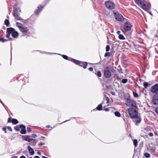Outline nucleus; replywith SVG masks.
<instances>
[{"instance_id": "obj_3", "label": "nucleus", "mask_w": 158, "mask_h": 158, "mask_svg": "<svg viewBox=\"0 0 158 158\" xmlns=\"http://www.w3.org/2000/svg\"><path fill=\"white\" fill-rule=\"evenodd\" d=\"M11 34L12 37L14 38H17L19 35V33L14 28L12 27L7 28L6 29V37L9 38Z\"/></svg>"}, {"instance_id": "obj_61", "label": "nucleus", "mask_w": 158, "mask_h": 158, "mask_svg": "<svg viewBox=\"0 0 158 158\" xmlns=\"http://www.w3.org/2000/svg\"><path fill=\"white\" fill-rule=\"evenodd\" d=\"M39 145L40 146H41V145H42V143H39Z\"/></svg>"}, {"instance_id": "obj_4", "label": "nucleus", "mask_w": 158, "mask_h": 158, "mask_svg": "<svg viewBox=\"0 0 158 158\" xmlns=\"http://www.w3.org/2000/svg\"><path fill=\"white\" fill-rule=\"evenodd\" d=\"M128 113L131 118H141L138 116V111L132 107L128 109Z\"/></svg>"}, {"instance_id": "obj_18", "label": "nucleus", "mask_w": 158, "mask_h": 158, "mask_svg": "<svg viewBox=\"0 0 158 158\" xmlns=\"http://www.w3.org/2000/svg\"><path fill=\"white\" fill-rule=\"evenodd\" d=\"M102 104H99L96 108V109L93 110H98L99 111H101L102 110Z\"/></svg>"}, {"instance_id": "obj_49", "label": "nucleus", "mask_w": 158, "mask_h": 158, "mask_svg": "<svg viewBox=\"0 0 158 158\" xmlns=\"http://www.w3.org/2000/svg\"><path fill=\"white\" fill-rule=\"evenodd\" d=\"M81 64H79V65H80L81 66V67H82L83 66V62H81Z\"/></svg>"}, {"instance_id": "obj_2", "label": "nucleus", "mask_w": 158, "mask_h": 158, "mask_svg": "<svg viewBox=\"0 0 158 158\" xmlns=\"http://www.w3.org/2000/svg\"><path fill=\"white\" fill-rule=\"evenodd\" d=\"M16 26L23 34L22 36L28 35L30 34V33L29 32V29L28 27L19 22L16 23Z\"/></svg>"}, {"instance_id": "obj_23", "label": "nucleus", "mask_w": 158, "mask_h": 158, "mask_svg": "<svg viewBox=\"0 0 158 158\" xmlns=\"http://www.w3.org/2000/svg\"><path fill=\"white\" fill-rule=\"evenodd\" d=\"M4 23L7 27H8L9 24V20L6 19L5 20Z\"/></svg>"}, {"instance_id": "obj_9", "label": "nucleus", "mask_w": 158, "mask_h": 158, "mask_svg": "<svg viewBox=\"0 0 158 158\" xmlns=\"http://www.w3.org/2000/svg\"><path fill=\"white\" fill-rule=\"evenodd\" d=\"M108 66L106 67V69H105L103 72L104 75L106 78H109L111 76V73L108 69Z\"/></svg>"}, {"instance_id": "obj_21", "label": "nucleus", "mask_w": 158, "mask_h": 158, "mask_svg": "<svg viewBox=\"0 0 158 158\" xmlns=\"http://www.w3.org/2000/svg\"><path fill=\"white\" fill-rule=\"evenodd\" d=\"M55 54H58L59 55H61L62 56V57H63V58H64V59H65L66 60H67L68 59V57L66 55H61L60 54H58V53H55Z\"/></svg>"}, {"instance_id": "obj_50", "label": "nucleus", "mask_w": 158, "mask_h": 158, "mask_svg": "<svg viewBox=\"0 0 158 158\" xmlns=\"http://www.w3.org/2000/svg\"><path fill=\"white\" fill-rule=\"evenodd\" d=\"M32 137H33V138H35L36 137H37V135L35 134H33L32 135Z\"/></svg>"}, {"instance_id": "obj_34", "label": "nucleus", "mask_w": 158, "mask_h": 158, "mask_svg": "<svg viewBox=\"0 0 158 158\" xmlns=\"http://www.w3.org/2000/svg\"><path fill=\"white\" fill-rule=\"evenodd\" d=\"M127 81V79H123L122 80V82L123 83H126Z\"/></svg>"}, {"instance_id": "obj_7", "label": "nucleus", "mask_w": 158, "mask_h": 158, "mask_svg": "<svg viewBox=\"0 0 158 158\" xmlns=\"http://www.w3.org/2000/svg\"><path fill=\"white\" fill-rule=\"evenodd\" d=\"M113 14L115 19L117 20L122 22L123 20V17L121 14L118 11H113Z\"/></svg>"}, {"instance_id": "obj_57", "label": "nucleus", "mask_w": 158, "mask_h": 158, "mask_svg": "<svg viewBox=\"0 0 158 158\" xmlns=\"http://www.w3.org/2000/svg\"><path fill=\"white\" fill-rule=\"evenodd\" d=\"M20 158H26L24 156H20Z\"/></svg>"}, {"instance_id": "obj_25", "label": "nucleus", "mask_w": 158, "mask_h": 158, "mask_svg": "<svg viewBox=\"0 0 158 158\" xmlns=\"http://www.w3.org/2000/svg\"><path fill=\"white\" fill-rule=\"evenodd\" d=\"M149 85V84L147 82H145L143 84V85L145 88H147V87Z\"/></svg>"}, {"instance_id": "obj_19", "label": "nucleus", "mask_w": 158, "mask_h": 158, "mask_svg": "<svg viewBox=\"0 0 158 158\" xmlns=\"http://www.w3.org/2000/svg\"><path fill=\"white\" fill-rule=\"evenodd\" d=\"M29 20V19H24L22 18L20 21H21V22L23 23L27 24L28 23Z\"/></svg>"}, {"instance_id": "obj_37", "label": "nucleus", "mask_w": 158, "mask_h": 158, "mask_svg": "<svg viewBox=\"0 0 158 158\" xmlns=\"http://www.w3.org/2000/svg\"><path fill=\"white\" fill-rule=\"evenodd\" d=\"M104 96L106 98V103H108L109 101V98L108 97H107L106 95H104Z\"/></svg>"}, {"instance_id": "obj_6", "label": "nucleus", "mask_w": 158, "mask_h": 158, "mask_svg": "<svg viewBox=\"0 0 158 158\" xmlns=\"http://www.w3.org/2000/svg\"><path fill=\"white\" fill-rule=\"evenodd\" d=\"M126 105L127 106L129 107H136V103L135 101L132 99L127 98L126 100Z\"/></svg>"}, {"instance_id": "obj_47", "label": "nucleus", "mask_w": 158, "mask_h": 158, "mask_svg": "<svg viewBox=\"0 0 158 158\" xmlns=\"http://www.w3.org/2000/svg\"><path fill=\"white\" fill-rule=\"evenodd\" d=\"M148 135L150 136H152L153 135V134L152 132L149 133Z\"/></svg>"}, {"instance_id": "obj_48", "label": "nucleus", "mask_w": 158, "mask_h": 158, "mask_svg": "<svg viewBox=\"0 0 158 158\" xmlns=\"http://www.w3.org/2000/svg\"><path fill=\"white\" fill-rule=\"evenodd\" d=\"M155 111H156V113L157 114H158V107H157L156 108Z\"/></svg>"}, {"instance_id": "obj_31", "label": "nucleus", "mask_w": 158, "mask_h": 158, "mask_svg": "<svg viewBox=\"0 0 158 158\" xmlns=\"http://www.w3.org/2000/svg\"><path fill=\"white\" fill-rule=\"evenodd\" d=\"M155 48L156 52L158 53V44H156L155 46Z\"/></svg>"}, {"instance_id": "obj_54", "label": "nucleus", "mask_w": 158, "mask_h": 158, "mask_svg": "<svg viewBox=\"0 0 158 158\" xmlns=\"http://www.w3.org/2000/svg\"><path fill=\"white\" fill-rule=\"evenodd\" d=\"M111 94L113 95H115V93L114 92H111Z\"/></svg>"}, {"instance_id": "obj_29", "label": "nucleus", "mask_w": 158, "mask_h": 158, "mask_svg": "<svg viewBox=\"0 0 158 158\" xmlns=\"http://www.w3.org/2000/svg\"><path fill=\"white\" fill-rule=\"evenodd\" d=\"M20 133L22 134H25L26 133V129H21L20 131Z\"/></svg>"}, {"instance_id": "obj_10", "label": "nucleus", "mask_w": 158, "mask_h": 158, "mask_svg": "<svg viewBox=\"0 0 158 158\" xmlns=\"http://www.w3.org/2000/svg\"><path fill=\"white\" fill-rule=\"evenodd\" d=\"M151 91L153 93L158 92V83L152 86L150 88Z\"/></svg>"}, {"instance_id": "obj_45", "label": "nucleus", "mask_w": 158, "mask_h": 158, "mask_svg": "<svg viewBox=\"0 0 158 158\" xmlns=\"http://www.w3.org/2000/svg\"><path fill=\"white\" fill-rule=\"evenodd\" d=\"M27 131L29 132H31V129L29 127H27Z\"/></svg>"}, {"instance_id": "obj_30", "label": "nucleus", "mask_w": 158, "mask_h": 158, "mask_svg": "<svg viewBox=\"0 0 158 158\" xmlns=\"http://www.w3.org/2000/svg\"><path fill=\"white\" fill-rule=\"evenodd\" d=\"M8 41V40H5L3 38H0V41H2L3 42Z\"/></svg>"}, {"instance_id": "obj_42", "label": "nucleus", "mask_w": 158, "mask_h": 158, "mask_svg": "<svg viewBox=\"0 0 158 158\" xmlns=\"http://www.w3.org/2000/svg\"><path fill=\"white\" fill-rule=\"evenodd\" d=\"M109 54V53L108 52H106L105 54V55H104V56L105 57H107V56H108V55Z\"/></svg>"}, {"instance_id": "obj_32", "label": "nucleus", "mask_w": 158, "mask_h": 158, "mask_svg": "<svg viewBox=\"0 0 158 158\" xmlns=\"http://www.w3.org/2000/svg\"><path fill=\"white\" fill-rule=\"evenodd\" d=\"M40 52L42 53H46V54H55V53H54L46 52H45L44 51H40Z\"/></svg>"}, {"instance_id": "obj_43", "label": "nucleus", "mask_w": 158, "mask_h": 158, "mask_svg": "<svg viewBox=\"0 0 158 158\" xmlns=\"http://www.w3.org/2000/svg\"><path fill=\"white\" fill-rule=\"evenodd\" d=\"M83 64L84 66H86L88 64V63H87V62H83Z\"/></svg>"}, {"instance_id": "obj_44", "label": "nucleus", "mask_w": 158, "mask_h": 158, "mask_svg": "<svg viewBox=\"0 0 158 158\" xmlns=\"http://www.w3.org/2000/svg\"><path fill=\"white\" fill-rule=\"evenodd\" d=\"M88 70L90 71H92L93 70V69L92 67H90L88 68Z\"/></svg>"}, {"instance_id": "obj_41", "label": "nucleus", "mask_w": 158, "mask_h": 158, "mask_svg": "<svg viewBox=\"0 0 158 158\" xmlns=\"http://www.w3.org/2000/svg\"><path fill=\"white\" fill-rule=\"evenodd\" d=\"M67 60L69 61H72L73 62V60H74V59H73L72 58H70L69 57H68V59Z\"/></svg>"}, {"instance_id": "obj_28", "label": "nucleus", "mask_w": 158, "mask_h": 158, "mask_svg": "<svg viewBox=\"0 0 158 158\" xmlns=\"http://www.w3.org/2000/svg\"><path fill=\"white\" fill-rule=\"evenodd\" d=\"M133 143L135 147L137 146L138 144V142L137 139H135L133 141Z\"/></svg>"}, {"instance_id": "obj_56", "label": "nucleus", "mask_w": 158, "mask_h": 158, "mask_svg": "<svg viewBox=\"0 0 158 158\" xmlns=\"http://www.w3.org/2000/svg\"><path fill=\"white\" fill-rule=\"evenodd\" d=\"M37 153L38 155H40L41 154V152L40 151H37Z\"/></svg>"}, {"instance_id": "obj_5", "label": "nucleus", "mask_w": 158, "mask_h": 158, "mask_svg": "<svg viewBox=\"0 0 158 158\" xmlns=\"http://www.w3.org/2000/svg\"><path fill=\"white\" fill-rule=\"evenodd\" d=\"M139 6L145 11L151 9V4L149 3L148 4L147 2L144 0H142L141 4Z\"/></svg>"}, {"instance_id": "obj_46", "label": "nucleus", "mask_w": 158, "mask_h": 158, "mask_svg": "<svg viewBox=\"0 0 158 158\" xmlns=\"http://www.w3.org/2000/svg\"><path fill=\"white\" fill-rule=\"evenodd\" d=\"M7 129L10 130V131H12V128H11V127H7Z\"/></svg>"}, {"instance_id": "obj_14", "label": "nucleus", "mask_w": 158, "mask_h": 158, "mask_svg": "<svg viewBox=\"0 0 158 158\" xmlns=\"http://www.w3.org/2000/svg\"><path fill=\"white\" fill-rule=\"evenodd\" d=\"M8 123H12L13 124H15L18 123L17 119H8Z\"/></svg>"}, {"instance_id": "obj_38", "label": "nucleus", "mask_w": 158, "mask_h": 158, "mask_svg": "<svg viewBox=\"0 0 158 158\" xmlns=\"http://www.w3.org/2000/svg\"><path fill=\"white\" fill-rule=\"evenodd\" d=\"M20 126H18L15 127V129L17 131H19L20 129Z\"/></svg>"}, {"instance_id": "obj_8", "label": "nucleus", "mask_w": 158, "mask_h": 158, "mask_svg": "<svg viewBox=\"0 0 158 158\" xmlns=\"http://www.w3.org/2000/svg\"><path fill=\"white\" fill-rule=\"evenodd\" d=\"M105 5L106 7L109 9H113L115 7L114 3L113 2L110 1L106 2L105 3Z\"/></svg>"}, {"instance_id": "obj_62", "label": "nucleus", "mask_w": 158, "mask_h": 158, "mask_svg": "<svg viewBox=\"0 0 158 158\" xmlns=\"http://www.w3.org/2000/svg\"><path fill=\"white\" fill-rule=\"evenodd\" d=\"M49 127V125H47V126L46 127Z\"/></svg>"}, {"instance_id": "obj_26", "label": "nucleus", "mask_w": 158, "mask_h": 158, "mask_svg": "<svg viewBox=\"0 0 158 158\" xmlns=\"http://www.w3.org/2000/svg\"><path fill=\"white\" fill-rule=\"evenodd\" d=\"M136 3L138 5H139V4H141L142 2L141 0H135Z\"/></svg>"}, {"instance_id": "obj_22", "label": "nucleus", "mask_w": 158, "mask_h": 158, "mask_svg": "<svg viewBox=\"0 0 158 158\" xmlns=\"http://www.w3.org/2000/svg\"><path fill=\"white\" fill-rule=\"evenodd\" d=\"M118 38L121 40H124L125 39V38L123 35L122 34L119 35L118 36Z\"/></svg>"}, {"instance_id": "obj_12", "label": "nucleus", "mask_w": 158, "mask_h": 158, "mask_svg": "<svg viewBox=\"0 0 158 158\" xmlns=\"http://www.w3.org/2000/svg\"><path fill=\"white\" fill-rule=\"evenodd\" d=\"M22 139L23 140L27 141L29 142L32 140H35L34 139H31L30 136L29 135H22Z\"/></svg>"}, {"instance_id": "obj_60", "label": "nucleus", "mask_w": 158, "mask_h": 158, "mask_svg": "<svg viewBox=\"0 0 158 158\" xmlns=\"http://www.w3.org/2000/svg\"><path fill=\"white\" fill-rule=\"evenodd\" d=\"M86 68V66H83V68L84 69H85Z\"/></svg>"}, {"instance_id": "obj_33", "label": "nucleus", "mask_w": 158, "mask_h": 158, "mask_svg": "<svg viewBox=\"0 0 158 158\" xmlns=\"http://www.w3.org/2000/svg\"><path fill=\"white\" fill-rule=\"evenodd\" d=\"M150 156V154L146 152L144 154V156L147 158L149 157Z\"/></svg>"}, {"instance_id": "obj_53", "label": "nucleus", "mask_w": 158, "mask_h": 158, "mask_svg": "<svg viewBox=\"0 0 158 158\" xmlns=\"http://www.w3.org/2000/svg\"><path fill=\"white\" fill-rule=\"evenodd\" d=\"M104 110L106 111H109V109L108 108H106Z\"/></svg>"}, {"instance_id": "obj_58", "label": "nucleus", "mask_w": 158, "mask_h": 158, "mask_svg": "<svg viewBox=\"0 0 158 158\" xmlns=\"http://www.w3.org/2000/svg\"><path fill=\"white\" fill-rule=\"evenodd\" d=\"M34 158H40V157L38 156H35Z\"/></svg>"}, {"instance_id": "obj_59", "label": "nucleus", "mask_w": 158, "mask_h": 158, "mask_svg": "<svg viewBox=\"0 0 158 158\" xmlns=\"http://www.w3.org/2000/svg\"><path fill=\"white\" fill-rule=\"evenodd\" d=\"M42 158H49L48 157H45L44 156H43L42 157Z\"/></svg>"}, {"instance_id": "obj_55", "label": "nucleus", "mask_w": 158, "mask_h": 158, "mask_svg": "<svg viewBox=\"0 0 158 158\" xmlns=\"http://www.w3.org/2000/svg\"><path fill=\"white\" fill-rule=\"evenodd\" d=\"M11 158H18V156H13L11 157Z\"/></svg>"}, {"instance_id": "obj_24", "label": "nucleus", "mask_w": 158, "mask_h": 158, "mask_svg": "<svg viewBox=\"0 0 158 158\" xmlns=\"http://www.w3.org/2000/svg\"><path fill=\"white\" fill-rule=\"evenodd\" d=\"M114 115L115 116L118 117H120V113L118 111H115L114 113Z\"/></svg>"}, {"instance_id": "obj_11", "label": "nucleus", "mask_w": 158, "mask_h": 158, "mask_svg": "<svg viewBox=\"0 0 158 158\" xmlns=\"http://www.w3.org/2000/svg\"><path fill=\"white\" fill-rule=\"evenodd\" d=\"M152 102L155 105H158V94H156L153 97Z\"/></svg>"}, {"instance_id": "obj_64", "label": "nucleus", "mask_w": 158, "mask_h": 158, "mask_svg": "<svg viewBox=\"0 0 158 158\" xmlns=\"http://www.w3.org/2000/svg\"><path fill=\"white\" fill-rule=\"evenodd\" d=\"M8 118L10 119V118H11V117L10 116Z\"/></svg>"}, {"instance_id": "obj_1", "label": "nucleus", "mask_w": 158, "mask_h": 158, "mask_svg": "<svg viewBox=\"0 0 158 158\" xmlns=\"http://www.w3.org/2000/svg\"><path fill=\"white\" fill-rule=\"evenodd\" d=\"M132 25L131 23L128 22L125 23L123 25V28L122 31L125 35L128 38H130L131 37V34L132 30L131 28Z\"/></svg>"}, {"instance_id": "obj_27", "label": "nucleus", "mask_w": 158, "mask_h": 158, "mask_svg": "<svg viewBox=\"0 0 158 158\" xmlns=\"http://www.w3.org/2000/svg\"><path fill=\"white\" fill-rule=\"evenodd\" d=\"M96 74L99 77H100L102 76V73L101 72L99 71H98L97 73Z\"/></svg>"}, {"instance_id": "obj_13", "label": "nucleus", "mask_w": 158, "mask_h": 158, "mask_svg": "<svg viewBox=\"0 0 158 158\" xmlns=\"http://www.w3.org/2000/svg\"><path fill=\"white\" fill-rule=\"evenodd\" d=\"M44 7L40 5L38 6L37 9L35 10V14L38 15L40 13L41 11L42 10Z\"/></svg>"}, {"instance_id": "obj_51", "label": "nucleus", "mask_w": 158, "mask_h": 158, "mask_svg": "<svg viewBox=\"0 0 158 158\" xmlns=\"http://www.w3.org/2000/svg\"><path fill=\"white\" fill-rule=\"evenodd\" d=\"M2 130L3 131H4L5 132V133H6V128H4V127H3L2 128Z\"/></svg>"}, {"instance_id": "obj_15", "label": "nucleus", "mask_w": 158, "mask_h": 158, "mask_svg": "<svg viewBox=\"0 0 158 158\" xmlns=\"http://www.w3.org/2000/svg\"><path fill=\"white\" fill-rule=\"evenodd\" d=\"M141 119H133V121L135 123V125H138L141 122Z\"/></svg>"}, {"instance_id": "obj_39", "label": "nucleus", "mask_w": 158, "mask_h": 158, "mask_svg": "<svg viewBox=\"0 0 158 158\" xmlns=\"http://www.w3.org/2000/svg\"><path fill=\"white\" fill-rule=\"evenodd\" d=\"M133 93L135 97H138V94L136 93L133 92Z\"/></svg>"}, {"instance_id": "obj_20", "label": "nucleus", "mask_w": 158, "mask_h": 158, "mask_svg": "<svg viewBox=\"0 0 158 158\" xmlns=\"http://www.w3.org/2000/svg\"><path fill=\"white\" fill-rule=\"evenodd\" d=\"M73 62L77 65L80 64H81V61L74 59Z\"/></svg>"}, {"instance_id": "obj_52", "label": "nucleus", "mask_w": 158, "mask_h": 158, "mask_svg": "<svg viewBox=\"0 0 158 158\" xmlns=\"http://www.w3.org/2000/svg\"><path fill=\"white\" fill-rule=\"evenodd\" d=\"M121 33V32L120 31H118L117 32V33L118 35H121V34H120Z\"/></svg>"}, {"instance_id": "obj_35", "label": "nucleus", "mask_w": 158, "mask_h": 158, "mask_svg": "<svg viewBox=\"0 0 158 158\" xmlns=\"http://www.w3.org/2000/svg\"><path fill=\"white\" fill-rule=\"evenodd\" d=\"M19 126L20 128H21L22 129H26V127L24 125L22 124L20 125Z\"/></svg>"}, {"instance_id": "obj_17", "label": "nucleus", "mask_w": 158, "mask_h": 158, "mask_svg": "<svg viewBox=\"0 0 158 158\" xmlns=\"http://www.w3.org/2000/svg\"><path fill=\"white\" fill-rule=\"evenodd\" d=\"M14 16L15 17V18L18 20H21L22 19V18L20 17L19 16V14L17 12H16L15 14L14 15Z\"/></svg>"}, {"instance_id": "obj_63", "label": "nucleus", "mask_w": 158, "mask_h": 158, "mask_svg": "<svg viewBox=\"0 0 158 158\" xmlns=\"http://www.w3.org/2000/svg\"><path fill=\"white\" fill-rule=\"evenodd\" d=\"M150 13V14L151 15H152V13H151V12H150V13Z\"/></svg>"}, {"instance_id": "obj_36", "label": "nucleus", "mask_w": 158, "mask_h": 158, "mask_svg": "<svg viewBox=\"0 0 158 158\" xmlns=\"http://www.w3.org/2000/svg\"><path fill=\"white\" fill-rule=\"evenodd\" d=\"M106 51L107 52L109 51L110 50V47L109 45H107L106 48Z\"/></svg>"}, {"instance_id": "obj_40", "label": "nucleus", "mask_w": 158, "mask_h": 158, "mask_svg": "<svg viewBox=\"0 0 158 158\" xmlns=\"http://www.w3.org/2000/svg\"><path fill=\"white\" fill-rule=\"evenodd\" d=\"M20 9L19 7L16 8L15 10V13H16V12L18 13V12H20Z\"/></svg>"}, {"instance_id": "obj_16", "label": "nucleus", "mask_w": 158, "mask_h": 158, "mask_svg": "<svg viewBox=\"0 0 158 158\" xmlns=\"http://www.w3.org/2000/svg\"><path fill=\"white\" fill-rule=\"evenodd\" d=\"M29 151V153L31 155H33L34 153V150L31 148L30 146H28L27 147Z\"/></svg>"}]
</instances>
